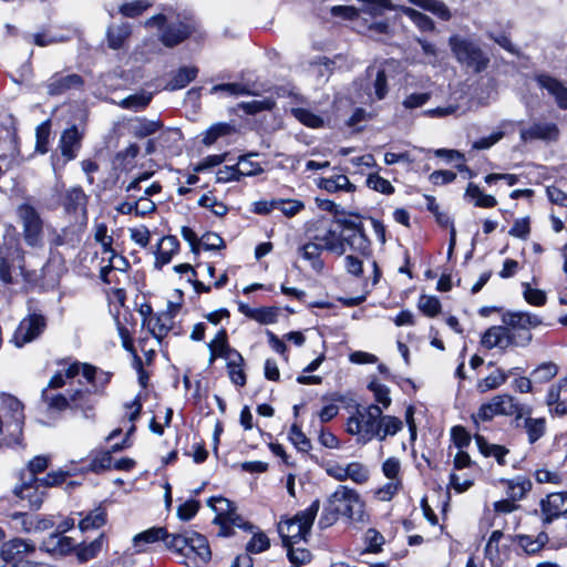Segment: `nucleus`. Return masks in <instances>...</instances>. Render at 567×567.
Returning a JSON list of instances; mask_svg holds the SVG:
<instances>
[{"label": "nucleus", "mask_w": 567, "mask_h": 567, "mask_svg": "<svg viewBox=\"0 0 567 567\" xmlns=\"http://www.w3.org/2000/svg\"><path fill=\"white\" fill-rule=\"evenodd\" d=\"M402 427L403 422L399 417L382 414V408L378 404L358 405L346 424V431L357 436V443L362 445L373 439L382 442L386 436L395 435Z\"/></svg>", "instance_id": "f257e3e1"}, {"label": "nucleus", "mask_w": 567, "mask_h": 567, "mask_svg": "<svg viewBox=\"0 0 567 567\" xmlns=\"http://www.w3.org/2000/svg\"><path fill=\"white\" fill-rule=\"evenodd\" d=\"M145 28L156 29L159 42L166 48H175L198 31L193 17L176 13L173 8L164 7L162 12L144 22Z\"/></svg>", "instance_id": "f03ea898"}, {"label": "nucleus", "mask_w": 567, "mask_h": 567, "mask_svg": "<svg viewBox=\"0 0 567 567\" xmlns=\"http://www.w3.org/2000/svg\"><path fill=\"white\" fill-rule=\"evenodd\" d=\"M320 509V501H313L309 507L296 514L295 517L281 520L278 525V532L282 538L285 547L305 539L310 533L315 518Z\"/></svg>", "instance_id": "7ed1b4c3"}, {"label": "nucleus", "mask_w": 567, "mask_h": 567, "mask_svg": "<svg viewBox=\"0 0 567 567\" xmlns=\"http://www.w3.org/2000/svg\"><path fill=\"white\" fill-rule=\"evenodd\" d=\"M89 390H68L65 394L51 389H43L41 399L49 412H62L68 409L82 410L87 416L86 410L92 409Z\"/></svg>", "instance_id": "20e7f679"}, {"label": "nucleus", "mask_w": 567, "mask_h": 567, "mask_svg": "<svg viewBox=\"0 0 567 567\" xmlns=\"http://www.w3.org/2000/svg\"><path fill=\"white\" fill-rule=\"evenodd\" d=\"M328 501L340 516L353 522L364 520V502L355 489L339 485Z\"/></svg>", "instance_id": "39448f33"}, {"label": "nucleus", "mask_w": 567, "mask_h": 567, "mask_svg": "<svg viewBox=\"0 0 567 567\" xmlns=\"http://www.w3.org/2000/svg\"><path fill=\"white\" fill-rule=\"evenodd\" d=\"M35 550L31 539L13 537L0 546V558L9 567H39V563L30 559Z\"/></svg>", "instance_id": "423d86ee"}, {"label": "nucleus", "mask_w": 567, "mask_h": 567, "mask_svg": "<svg viewBox=\"0 0 567 567\" xmlns=\"http://www.w3.org/2000/svg\"><path fill=\"white\" fill-rule=\"evenodd\" d=\"M449 44L460 63L475 72H481L487 68L489 59L472 40L460 35H452L449 39Z\"/></svg>", "instance_id": "0eeeda50"}, {"label": "nucleus", "mask_w": 567, "mask_h": 567, "mask_svg": "<svg viewBox=\"0 0 567 567\" xmlns=\"http://www.w3.org/2000/svg\"><path fill=\"white\" fill-rule=\"evenodd\" d=\"M3 239V244L0 245V279L10 284L16 268H22L23 254L13 235H6Z\"/></svg>", "instance_id": "6e6552de"}, {"label": "nucleus", "mask_w": 567, "mask_h": 567, "mask_svg": "<svg viewBox=\"0 0 567 567\" xmlns=\"http://www.w3.org/2000/svg\"><path fill=\"white\" fill-rule=\"evenodd\" d=\"M502 322L513 337L527 336L526 347L532 342L530 329L543 323L539 316L524 311H506L502 316Z\"/></svg>", "instance_id": "1a4fd4ad"}, {"label": "nucleus", "mask_w": 567, "mask_h": 567, "mask_svg": "<svg viewBox=\"0 0 567 567\" xmlns=\"http://www.w3.org/2000/svg\"><path fill=\"white\" fill-rule=\"evenodd\" d=\"M17 215L22 224L23 236L28 245L37 246L42 238L43 221L38 210L30 204H21Z\"/></svg>", "instance_id": "9d476101"}, {"label": "nucleus", "mask_w": 567, "mask_h": 567, "mask_svg": "<svg viewBox=\"0 0 567 567\" xmlns=\"http://www.w3.org/2000/svg\"><path fill=\"white\" fill-rule=\"evenodd\" d=\"M13 495L21 501H27L30 509L41 507L47 495L45 488L38 477L20 474V483L13 487Z\"/></svg>", "instance_id": "9b49d317"}, {"label": "nucleus", "mask_w": 567, "mask_h": 567, "mask_svg": "<svg viewBox=\"0 0 567 567\" xmlns=\"http://www.w3.org/2000/svg\"><path fill=\"white\" fill-rule=\"evenodd\" d=\"M526 340V334L513 337L503 323L502 326H493L488 328L484 332L481 343L486 349L499 348L505 350L508 347L525 348L527 342Z\"/></svg>", "instance_id": "f8f14e48"}, {"label": "nucleus", "mask_w": 567, "mask_h": 567, "mask_svg": "<svg viewBox=\"0 0 567 567\" xmlns=\"http://www.w3.org/2000/svg\"><path fill=\"white\" fill-rule=\"evenodd\" d=\"M47 319L40 313H32L21 320L12 337L16 347L21 348L24 344L35 340L45 329Z\"/></svg>", "instance_id": "ddd939ff"}, {"label": "nucleus", "mask_w": 567, "mask_h": 567, "mask_svg": "<svg viewBox=\"0 0 567 567\" xmlns=\"http://www.w3.org/2000/svg\"><path fill=\"white\" fill-rule=\"evenodd\" d=\"M83 79L78 74H53L47 82L45 87L51 96L62 95L72 90H81Z\"/></svg>", "instance_id": "4468645a"}, {"label": "nucleus", "mask_w": 567, "mask_h": 567, "mask_svg": "<svg viewBox=\"0 0 567 567\" xmlns=\"http://www.w3.org/2000/svg\"><path fill=\"white\" fill-rule=\"evenodd\" d=\"M559 136V128L551 122H534L529 127L520 131V140L529 142L540 140L545 142L557 141Z\"/></svg>", "instance_id": "2eb2a0df"}, {"label": "nucleus", "mask_w": 567, "mask_h": 567, "mask_svg": "<svg viewBox=\"0 0 567 567\" xmlns=\"http://www.w3.org/2000/svg\"><path fill=\"white\" fill-rule=\"evenodd\" d=\"M543 523L549 524L567 513V493H551L540 503Z\"/></svg>", "instance_id": "dca6fc26"}, {"label": "nucleus", "mask_w": 567, "mask_h": 567, "mask_svg": "<svg viewBox=\"0 0 567 567\" xmlns=\"http://www.w3.org/2000/svg\"><path fill=\"white\" fill-rule=\"evenodd\" d=\"M312 239L316 243H319L320 247L323 250L333 252L338 256H343L346 254L343 243H341V233H339L338 229H334L331 226L317 228Z\"/></svg>", "instance_id": "f3484780"}, {"label": "nucleus", "mask_w": 567, "mask_h": 567, "mask_svg": "<svg viewBox=\"0 0 567 567\" xmlns=\"http://www.w3.org/2000/svg\"><path fill=\"white\" fill-rule=\"evenodd\" d=\"M208 505L212 506L215 511H224V507L221 505H225L226 506V516L223 518L221 514L218 515V517L216 519H223L221 524L225 525V524H230V525H234V526H237V527H240V528H245V529H251L252 526L249 525L248 523L244 522V519L238 516L237 514H235L234 512L230 511V502L224 497H213L209 499L208 502ZM221 535L224 536H229L230 535V532L228 530V528L226 526H223L221 528Z\"/></svg>", "instance_id": "a211bd4d"}, {"label": "nucleus", "mask_w": 567, "mask_h": 567, "mask_svg": "<svg viewBox=\"0 0 567 567\" xmlns=\"http://www.w3.org/2000/svg\"><path fill=\"white\" fill-rule=\"evenodd\" d=\"M535 80L555 99L560 109L567 110V87L559 80L548 74H538Z\"/></svg>", "instance_id": "6ab92c4d"}, {"label": "nucleus", "mask_w": 567, "mask_h": 567, "mask_svg": "<svg viewBox=\"0 0 567 567\" xmlns=\"http://www.w3.org/2000/svg\"><path fill=\"white\" fill-rule=\"evenodd\" d=\"M341 240L346 250L349 248L362 257H368L371 252V241L365 235L364 228L351 233H341Z\"/></svg>", "instance_id": "aec40b11"}, {"label": "nucleus", "mask_w": 567, "mask_h": 567, "mask_svg": "<svg viewBox=\"0 0 567 567\" xmlns=\"http://www.w3.org/2000/svg\"><path fill=\"white\" fill-rule=\"evenodd\" d=\"M42 548L53 555H68L75 548V542L56 530L43 539Z\"/></svg>", "instance_id": "412c9836"}, {"label": "nucleus", "mask_w": 567, "mask_h": 567, "mask_svg": "<svg viewBox=\"0 0 567 567\" xmlns=\"http://www.w3.org/2000/svg\"><path fill=\"white\" fill-rule=\"evenodd\" d=\"M87 196L81 187H71L65 190L62 197L64 210L69 214L81 213L86 216Z\"/></svg>", "instance_id": "4be33fe9"}, {"label": "nucleus", "mask_w": 567, "mask_h": 567, "mask_svg": "<svg viewBox=\"0 0 567 567\" xmlns=\"http://www.w3.org/2000/svg\"><path fill=\"white\" fill-rule=\"evenodd\" d=\"M187 557L198 558L204 563L208 561L212 557L207 539L194 530H188Z\"/></svg>", "instance_id": "5701e85b"}, {"label": "nucleus", "mask_w": 567, "mask_h": 567, "mask_svg": "<svg viewBox=\"0 0 567 567\" xmlns=\"http://www.w3.org/2000/svg\"><path fill=\"white\" fill-rule=\"evenodd\" d=\"M81 133L76 126L65 130L61 135L60 148L66 161H71L76 157L81 145Z\"/></svg>", "instance_id": "b1692460"}, {"label": "nucleus", "mask_w": 567, "mask_h": 567, "mask_svg": "<svg viewBox=\"0 0 567 567\" xmlns=\"http://www.w3.org/2000/svg\"><path fill=\"white\" fill-rule=\"evenodd\" d=\"M2 404L3 406L11 412L12 423L8 425V427L13 426L11 431L12 434L21 433V427L24 420L23 405L22 403L14 396L9 394L2 395Z\"/></svg>", "instance_id": "393cba45"}, {"label": "nucleus", "mask_w": 567, "mask_h": 567, "mask_svg": "<svg viewBox=\"0 0 567 567\" xmlns=\"http://www.w3.org/2000/svg\"><path fill=\"white\" fill-rule=\"evenodd\" d=\"M179 243L174 236H165L158 243V249L156 251L155 267L161 269L164 265H167L174 254L177 252Z\"/></svg>", "instance_id": "a878e982"}, {"label": "nucleus", "mask_w": 567, "mask_h": 567, "mask_svg": "<svg viewBox=\"0 0 567 567\" xmlns=\"http://www.w3.org/2000/svg\"><path fill=\"white\" fill-rule=\"evenodd\" d=\"M166 536V528L164 527H152L142 533H138L133 538V545L137 553L144 551L146 545L163 540Z\"/></svg>", "instance_id": "bb28decb"}, {"label": "nucleus", "mask_w": 567, "mask_h": 567, "mask_svg": "<svg viewBox=\"0 0 567 567\" xmlns=\"http://www.w3.org/2000/svg\"><path fill=\"white\" fill-rule=\"evenodd\" d=\"M163 124L159 121H153L145 117H137L130 124V132L137 138H144L153 135L162 128Z\"/></svg>", "instance_id": "cd10ccee"}, {"label": "nucleus", "mask_w": 567, "mask_h": 567, "mask_svg": "<svg viewBox=\"0 0 567 567\" xmlns=\"http://www.w3.org/2000/svg\"><path fill=\"white\" fill-rule=\"evenodd\" d=\"M197 73L198 69L195 66H182L175 72L172 80L166 84L165 89L168 91L184 89L188 83L196 79Z\"/></svg>", "instance_id": "c85d7f7f"}, {"label": "nucleus", "mask_w": 567, "mask_h": 567, "mask_svg": "<svg viewBox=\"0 0 567 567\" xmlns=\"http://www.w3.org/2000/svg\"><path fill=\"white\" fill-rule=\"evenodd\" d=\"M493 401L498 415H516V419L522 416V409L512 395L498 394L493 398Z\"/></svg>", "instance_id": "c756f323"}, {"label": "nucleus", "mask_w": 567, "mask_h": 567, "mask_svg": "<svg viewBox=\"0 0 567 567\" xmlns=\"http://www.w3.org/2000/svg\"><path fill=\"white\" fill-rule=\"evenodd\" d=\"M548 535L544 532L537 536L517 535L516 540L519 547L528 555H535L548 543Z\"/></svg>", "instance_id": "7c9ffc66"}, {"label": "nucleus", "mask_w": 567, "mask_h": 567, "mask_svg": "<svg viewBox=\"0 0 567 567\" xmlns=\"http://www.w3.org/2000/svg\"><path fill=\"white\" fill-rule=\"evenodd\" d=\"M318 186L329 193H336L340 190L354 192L355 186L349 181L346 175H334L327 178H320Z\"/></svg>", "instance_id": "2f4dec72"}, {"label": "nucleus", "mask_w": 567, "mask_h": 567, "mask_svg": "<svg viewBox=\"0 0 567 567\" xmlns=\"http://www.w3.org/2000/svg\"><path fill=\"white\" fill-rule=\"evenodd\" d=\"M476 445L480 452L485 456H493L499 465H504L505 456L508 454V450L505 446L489 444L484 436L476 434L474 436Z\"/></svg>", "instance_id": "473e14b6"}, {"label": "nucleus", "mask_w": 567, "mask_h": 567, "mask_svg": "<svg viewBox=\"0 0 567 567\" xmlns=\"http://www.w3.org/2000/svg\"><path fill=\"white\" fill-rule=\"evenodd\" d=\"M507 496L517 502L525 497V495L530 491L532 488V482L529 478L525 476H517L513 480L506 481Z\"/></svg>", "instance_id": "72a5a7b5"}, {"label": "nucleus", "mask_w": 567, "mask_h": 567, "mask_svg": "<svg viewBox=\"0 0 567 567\" xmlns=\"http://www.w3.org/2000/svg\"><path fill=\"white\" fill-rule=\"evenodd\" d=\"M131 34V27L127 23L112 25L107 29V45L113 50H118Z\"/></svg>", "instance_id": "f704fd0d"}, {"label": "nucleus", "mask_w": 567, "mask_h": 567, "mask_svg": "<svg viewBox=\"0 0 567 567\" xmlns=\"http://www.w3.org/2000/svg\"><path fill=\"white\" fill-rule=\"evenodd\" d=\"M524 429L528 437V442L534 444L546 432V420L544 417H526L524 420Z\"/></svg>", "instance_id": "c9c22d12"}, {"label": "nucleus", "mask_w": 567, "mask_h": 567, "mask_svg": "<svg viewBox=\"0 0 567 567\" xmlns=\"http://www.w3.org/2000/svg\"><path fill=\"white\" fill-rule=\"evenodd\" d=\"M235 132V127L228 123H216L213 124L209 128H207L203 135V144L210 146L213 145L219 137L230 135Z\"/></svg>", "instance_id": "e433bc0d"}, {"label": "nucleus", "mask_w": 567, "mask_h": 567, "mask_svg": "<svg viewBox=\"0 0 567 567\" xmlns=\"http://www.w3.org/2000/svg\"><path fill=\"white\" fill-rule=\"evenodd\" d=\"M152 93L150 92H141L136 94L128 95L127 97L121 100L118 105L122 109L132 110V111H141L145 109L150 102L152 101Z\"/></svg>", "instance_id": "4c0bfd02"}, {"label": "nucleus", "mask_w": 567, "mask_h": 567, "mask_svg": "<svg viewBox=\"0 0 567 567\" xmlns=\"http://www.w3.org/2000/svg\"><path fill=\"white\" fill-rule=\"evenodd\" d=\"M411 3L432 12L440 19L447 21L451 19V12L444 2L440 0H409Z\"/></svg>", "instance_id": "58836bf2"}, {"label": "nucleus", "mask_w": 567, "mask_h": 567, "mask_svg": "<svg viewBox=\"0 0 567 567\" xmlns=\"http://www.w3.org/2000/svg\"><path fill=\"white\" fill-rule=\"evenodd\" d=\"M508 379V373H506L502 369H497L493 371L491 374L482 379L478 384L477 389L480 392L484 393L494 389L499 388L502 384H504Z\"/></svg>", "instance_id": "ea45409f"}, {"label": "nucleus", "mask_w": 567, "mask_h": 567, "mask_svg": "<svg viewBox=\"0 0 567 567\" xmlns=\"http://www.w3.org/2000/svg\"><path fill=\"white\" fill-rule=\"evenodd\" d=\"M323 249L320 247L319 243H316L313 239L310 243L305 244L301 248V256L311 262V266L315 270L319 271L323 268V262L320 259L321 251Z\"/></svg>", "instance_id": "a19ab883"}, {"label": "nucleus", "mask_w": 567, "mask_h": 567, "mask_svg": "<svg viewBox=\"0 0 567 567\" xmlns=\"http://www.w3.org/2000/svg\"><path fill=\"white\" fill-rule=\"evenodd\" d=\"M106 512L102 507L91 511L79 524L81 530L96 529L105 525Z\"/></svg>", "instance_id": "79ce46f5"}, {"label": "nucleus", "mask_w": 567, "mask_h": 567, "mask_svg": "<svg viewBox=\"0 0 567 567\" xmlns=\"http://www.w3.org/2000/svg\"><path fill=\"white\" fill-rule=\"evenodd\" d=\"M465 195L475 200V206L477 207L491 208L497 204L494 196L484 194L481 188L473 183L468 184Z\"/></svg>", "instance_id": "37998d69"}, {"label": "nucleus", "mask_w": 567, "mask_h": 567, "mask_svg": "<svg viewBox=\"0 0 567 567\" xmlns=\"http://www.w3.org/2000/svg\"><path fill=\"white\" fill-rule=\"evenodd\" d=\"M166 548L175 550L178 554L187 557L188 549V530L183 534H168L164 538Z\"/></svg>", "instance_id": "c03bdc74"}, {"label": "nucleus", "mask_w": 567, "mask_h": 567, "mask_svg": "<svg viewBox=\"0 0 567 567\" xmlns=\"http://www.w3.org/2000/svg\"><path fill=\"white\" fill-rule=\"evenodd\" d=\"M368 389L373 393L374 400L379 406L386 410L391 405L390 390L386 385L373 380L369 383Z\"/></svg>", "instance_id": "a18cd8bd"}, {"label": "nucleus", "mask_w": 567, "mask_h": 567, "mask_svg": "<svg viewBox=\"0 0 567 567\" xmlns=\"http://www.w3.org/2000/svg\"><path fill=\"white\" fill-rule=\"evenodd\" d=\"M347 480H351L357 484H364L370 478V472L368 467L360 462H351L347 464Z\"/></svg>", "instance_id": "49530a36"}, {"label": "nucleus", "mask_w": 567, "mask_h": 567, "mask_svg": "<svg viewBox=\"0 0 567 567\" xmlns=\"http://www.w3.org/2000/svg\"><path fill=\"white\" fill-rule=\"evenodd\" d=\"M404 14L410 18V20L422 31H433L435 28V24L433 20L427 17L426 14L412 9V8H404L403 10Z\"/></svg>", "instance_id": "de8ad7c7"}, {"label": "nucleus", "mask_w": 567, "mask_h": 567, "mask_svg": "<svg viewBox=\"0 0 567 567\" xmlns=\"http://www.w3.org/2000/svg\"><path fill=\"white\" fill-rule=\"evenodd\" d=\"M362 3V10L372 16L380 17L385 11L392 10L393 6L390 0H358Z\"/></svg>", "instance_id": "09e8293b"}, {"label": "nucleus", "mask_w": 567, "mask_h": 567, "mask_svg": "<svg viewBox=\"0 0 567 567\" xmlns=\"http://www.w3.org/2000/svg\"><path fill=\"white\" fill-rule=\"evenodd\" d=\"M152 7L148 0H133L120 7V12L127 18H136Z\"/></svg>", "instance_id": "8fccbe9b"}, {"label": "nucleus", "mask_w": 567, "mask_h": 567, "mask_svg": "<svg viewBox=\"0 0 567 567\" xmlns=\"http://www.w3.org/2000/svg\"><path fill=\"white\" fill-rule=\"evenodd\" d=\"M171 319L168 316L152 317L148 320V330L157 339L164 338L169 331Z\"/></svg>", "instance_id": "3c124183"}, {"label": "nucleus", "mask_w": 567, "mask_h": 567, "mask_svg": "<svg viewBox=\"0 0 567 567\" xmlns=\"http://www.w3.org/2000/svg\"><path fill=\"white\" fill-rule=\"evenodd\" d=\"M198 205L209 209L214 215L223 217L228 213V207L219 202L215 196L204 194L198 199Z\"/></svg>", "instance_id": "603ef678"}, {"label": "nucleus", "mask_w": 567, "mask_h": 567, "mask_svg": "<svg viewBox=\"0 0 567 567\" xmlns=\"http://www.w3.org/2000/svg\"><path fill=\"white\" fill-rule=\"evenodd\" d=\"M291 113L299 122L309 127L316 128L320 127L323 124V120L319 115L315 114L313 112L307 109L295 107L291 110Z\"/></svg>", "instance_id": "864d4df0"}, {"label": "nucleus", "mask_w": 567, "mask_h": 567, "mask_svg": "<svg viewBox=\"0 0 567 567\" xmlns=\"http://www.w3.org/2000/svg\"><path fill=\"white\" fill-rule=\"evenodd\" d=\"M140 153V147L137 144L133 143L130 144L125 150L120 151L115 156V162L117 165H120L122 168H128L133 165L135 158L137 157Z\"/></svg>", "instance_id": "5fc2aeb1"}, {"label": "nucleus", "mask_w": 567, "mask_h": 567, "mask_svg": "<svg viewBox=\"0 0 567 567\" xmlns=\"http://www.w3.org/2000/svg\"><path fill=\"white\" fill-rule=\"evenodd\" d=\"M417 307L427 317H435L441 311V302L434 296H421Z\"/></svg>", "instance_id": "6e6d98bb"}, {"label": "nucleus", "mask_w": 567, "mask_h": 567, "mask_svg": "<svg viewBox=\"0 0 567 567\" xmlns=\"http://www.w3.org/2000/svg\"><path fill=\"white\" fill-rule=\"evenodd\" d=\"M289 440L300 452H308L311 450L310 440L301 431L297 424H292L289 431Z\"/></svg>", "instance_id": "4d7b16f0"}, {"label": "nucleus", "mask_w": 567, "mask_h": 567, "mask_svg": "<svg viewBox=\"0 0 567 567\" xmlns=\"http://www.w3.org/2000/svg\"><path fill=\"white\" fill-rule=\"evenodd\" d=\"M103 545V535H100L96 539H94L89 545H84L79 547L78 549V558L81 561H87L94 558L101 550Z\"/></svg>", "instance_id": "13d9d810"}, {"label": "nucleus", "mask_w": 567, "mask_h": 567, "mask_svg": "<svg viewBox=\"0 0 567 567\" xmlns=\"http://www.w3.org/2000/svg\"><path fill=\"white\" fill-rule=\"evenodd\" d=\"M402 488V480H390L383 486L377 489L375 496L379 501L389 502L391 501Z\"/></svg>", "instance_id": "bf43d9fd"}, {"label": "nucleus", "mask_w": 567, "mask_h": 567, "mask_svg": "<svg viewBox=\"0 0 567 567\" xmlns=\"http://www.w3.org/2000/svg\"><path fill=\"white\" fill-rule=\"evenodd\" d=\"M113 466V457L111 452H100L91 461L89 470L94 473H101L111 470Z\"/></svg>", "instance_id": "052dcab7"}, {"label": "nucleus", "mask_w": 567, "mask_h": 567, "mask_svg": "<svg viewBox=\"0 0 567 567\" xmlns=\"http://www.w3.org/2000/svg\"><path fill=\"white\" fill-rule=\"evenodd\" d=\"M367 185L369 188L385 195L394 193V187L391 185V183L388 179L381 177L379 174L368 175Z\"/></svg>", "instance_id": "680f3d73"}, {"label": "nucleus", "mask_w": 567, "mask_h": 567, "mask_svg": "<svg viewBox=\"0 0 567 567\" xmlns=\"http://www.w3.org/2000/svg\"><path fill=\"white\" fill-rule=\"evenodd\" d=\"M277 209L285 216L293 217L305 208V204L298 199H282L277 198Z\"/></svg>", "instance_id": "e2e57ef3"}, {"label": "nucleus", "mask_w": 567, "mask_h": 567, "mask_svg": "<svg viewBox=\"0 0 567 567\" xmlns=\"http://www.w3.org/2000/svg\"><path fill=\"white\" fill-rule=\"evenodd\" d=\"M255 154H248L245 156H241L238 161V168L241 176H254L262 173L261 166L251 161V157Z\"/></svg>", "instance_id": "0e129e2a"}, {"label": "nucleus", "mask_w": 567, "mask_h": 567, "mask_svg": "<svg viewBox=\"0 0 567 567\" xmlns=\"http://www.w3.org/2000/svg\"><path fill=\"white\" fill-rule=\"evenodd\" d=\"M270 540L265 533H255L247 543L246 549L250 554H259L268 549Z\"/></svg>", "instance_id": "69168bd1"}, {"label": "nucleus", "mask_w": 567, "mask_h": 567, "mask_svg": "<svg viewBox=\"0 0 567 567\" xmlns=\"http://www.w3.org/2000/svg\"><path fill=\"white\" fill-rule=\"evenodd\" d=\"M364 540L367 543V551L369 553H379L382 549V545L384 544V537L381 533H379L374 528H369L365 532Z\"/></svg>", "instance_id": "338daca9"}, {"label": "nucleus", "mask_w": 567, "mask_h": 567, "mask_svg": "<svg viewBox=\"0 0 567 567\" xmlns=\"http://www.w3.org/2000/svg\"><path fill=\"white\" fill-rule=\"evenodd\" d=\"M523 286L524 298L529 305L540 307L546 303L547 297L545 291L532 288L529 284H524Z\"/></svg>", "instance_id": "774afa93"}]
</instances>
